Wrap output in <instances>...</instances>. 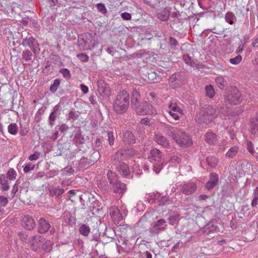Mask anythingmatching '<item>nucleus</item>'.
<instances>
[{"label": "nucleus", "mask_w": 258, "mask_h": 258, "mask_svg": "<svg viewBox=\"0 0 258 258\" xmlns=\"http://www.w3.org/2000/svg\"><path fill=\"white\" fill-rule=\"evenodd\" d=\"M154 141L159 145L164 148H168L169 146V142L166 137L161 134H156L154 137Z\"/></svg>", "instance_id": "obj_15"}, {"label": "nucleus", "mask_w": 258, "mask_h": 258, "mask_svg": "<svg viewBox=\"0 0 258 258\" xmlns=\"http://www.w3.org/2000/svg\"><path fill=\"white\" fill-rule=\"evenodd\" d=\"M197 189V185L193 181H189L184 184L181 187L182 192L185 195H189L192 194Z\"/></svg>", "instance_id": "obj_13"}, {"label": "nucleus", "mask_w": 258, "mask_h": 258, "mask_svg": "<svg viewBox=\"0 0 258 258\" xmlns=\"http://www.w3.org/2000/svg\"><path fill=\"white\" fill-rule=\"evenodd\" d=\"M144 258H152V254L148 251H146L144 253Z\"/></svg>", "instance_id": "obj_63"}, {"label": "nucleus", "mask_w": 258, "mask_h": 258, "mask_svg": "<svg viewBox=\"0 0 258 258\" xmlns=\"http://www.w3.org/2000/svg\"><path fill=\"white\" fill-rule=\"evenodd\" d=\"M157 17L159 20L162 21H165L168 19L169 16L165 12H164L163 13H158Z\"/></svg>", "instance_id": "obj_42"}, {"label": "nucleus", "mask_w": 258, "mask_h": 258, "mask_svg": "<svg viewBox=\"0 0 258 258\" xmlns=\"http://www.w3.org/2000/svg\"><path fill=\"white\" fill-rule=\"evenodd\" d=\"M82 37H83V39H85L83 44L84 49L90 50L97 45L98 42L95 40L94 36L91 34L85 35L84 36H82Z\"/></svg>", "instance_id": "obj_8"}, {"label": "nucleus", "mask_w": 258, "mask_h": 258, "mask_svg": "<svg viewBox=\"0 0 258 258\" xmlns=\"http://www.w3.org/2000/svg\"><path fill=\"white\" fill-rule=\"evenodd\" d=\"M215 81L218 86L220 89H223L226 86V81L222 76H218L216 78Z\"/></svg>", "instance_id": "obj_33"}, {"label": "nucleus", "mask_w": 258, "mask_h": 258, "mask_svg": "<svg viewBox=\"0 0 258 258\" xmlns=\"http://www.w3.org/2000/svg\"><path fill=\"white\" fill-rule=\"evenodd\" d=\"M18 128L17 124L15 123H10L8 126L9 133L12 135H16L18 133Z\"/></svg>", "instance_id": "obj_36"}, {"label": "nucleus", "mask_w": 258, "mask_h": 258, "mask_svg": "<svg viewBox=\"0 0 258 258\" xmlns=\"http://www.w3.org/2000/svg\"><path fill=\"white\" fill-rule=\"evenodd\" d=\"M243 48H244V44L239 45L236 50L237 53H240L242 52V51L243 50Z\"/></svg>", "instance_id": "obj_64"}, {"label": "nucleus", "mask_w": 258, "mask_h": 258, "mask_svg": "<svg viewBox=\"0 0 258 258\" xmlns=\"http://www.w3.org/2000/svg\"><path fill=\"white\" fill-rule=\"evenodd\" d=\"M129 94L124 90L120 91L113 104V109L117 113L125 112L129 105Z\"/></svg>", "instance_id": "obj_2"}, {"label": "nucleus", "mask_w": 258, "mask_h": 258, "mask_svg": "<svg viewBox=\"0 0 258 258\" xmlns=\"http://www.w3.org/2000/svg\"><path fill=\"white\" fill-rule=\"evenodd\" d=\"M172 138L175 142L181 147L187 148L192 145L191 137L181 129L172 132Z\"/></svg>", "instance_id": "obj_3"}, {"label": "nucleus", "mask_w": 258, "mask_h": 258, "mask_svg": "<svg viewBox=\"0 0 258 258\" xmlns=\"http://www.w3.org/2000/svg\"><path fill=\"white\" fill-rule=\"evenodd\" d=\"M207 161L211 167H215L218 163V159L214 156H209L207 157Z\"/></svg>", "instance_id": "obj_37"}, {"label": "nucleus", "mask_w": 258, "mask_h": 258, "mask_svg": "<svg viewBox=\"0 0 258 258\" xmlns=\"http://www.w3.org/2000/svg\"><path fill=\"white\" fill-rule=\"evenodd\" d=\"M132 169V171L138 175H140L142 174V170L139 168L138 164H135Z\"/></svg>", "instance_id": "obj_50"}, {"label": "nucleus", "mask_w": 258, "mask_h": 258, "mask_svg": "<svg viewBox=\"0 0 258 258\" xmlns=\"http://www.w3.org/2000/svg\"><path fill=\"white\" fill-rule=\"evenodd\" d=\"M98 10L102 14H106L107 12V9L103 4L99 3L97 5Z\"/></svg>", "instance_id": "obj_44"}, {"label": "nucleus", "mask_w": 258, "mask_h": 258, "mask_svg": "<svg viewBox=\"0 0 258 258\" xmlns=\"http://www.w3.org/2000/svg\"><path fill=\"white\" fill-rule=\"evenodd\" d=\"M107 175L109 182L111 184H112L118 181L117 175L115 173L111 171H108L107 173Z\"/></svg>", "instance_id": "obj_31"}, {"label": "nucleus", "mask_w": 258, "mask_h": 258, "mask_svg": "<svg viewBox=\"0 0 258 258\" xmlns=\"http://www.w3.org/2000/svg\"><path fill=\"white\" fill-rule=\"evenodd\" d=\"M107 135H108V142H109V144L110 146H112L114 144V138L113 137V132H108Z\"/></svg>", "instance_id": "obj_49"}, {"label": "nucleus", "mask_w": 258, "mask_h": 258, "mask_svg": "<svg viewBox=\"0 0 258 258\" xmlns=\"http://www.w3.org/2000/svg\"><path fill=\"white\" fill-rule=\"evenodd\" d=\"M81 90L84 94H86L88 92V88L84 84L81 85Z\"/></svg>", "instance_id": "obj_59"}, {"label": "nucleus", "mask_w": 258, "mask_h": 258, "mask_svg": "<svg viewBox=\"0 0 258 258\" xmlns=\"http://www.w3.org/2000/svg\"><path fill=\"white\" fill-rule=\"evenodd\" d=\"M169 200V197L168 196H163L161 199L159 201V205H164Z\"/></svg>", "instance_id": "obj_53"}, {"label": "nucleus", "mask_w": 258, "mask_h": 258, "mask_svg": "<svg viewBox=\"0 0 258 258\" xmlns=\"http://www.w3.org/2000/svg\"><path fill=\"white\" fill-rule=\"evenodd\" d=\"M183 59L186 64L190 66H193V61L191 59V58L188 55L184 54L183 55Z\"/></svg>", "instance_id": "obj_46"}, {"label": "nucleus", "mask_w": 258, "mask_h": 258, "mask_svg": "<svg viewBox=\"0 0 258 258\" xmlns=\"http://www.w3.org/2000/svg\"><path fill=\"white\" fill-rule=\"evenodd\" d=\"M56 118V115L54 112H51L49 116V119L51 121H54L55 120Z\"/></svg>", "instance_id": "obj_60"}, {"label": "nucleus", "mask_w": 258, "mask_h": 258, "mask_svg": "<svg viewBox=\"0 0 258 258\" xmlns=\"http://www.w3.org/2000/svg\"><path fill=\"white\" fill-rule=\"evenodd\" d=\"M239 148L237 146H235L230 148L226 153V156L228 158H232L237 154Z\"/></svg>", "instance_id": "obj_26"}, {"label": "nucleus", "mask_w": 258, "mask_h": 258, "mask_svg": "<svg viewBox=\"0 0 258 258\" xmlns=\"http://www.w3.org/2000/svg\"><path fill=\"white\" fill-rule=\"evenodd\" d=\"M71 181L70 180H63L61 182V184L63 186H66L70 185Z\"/></svg>", "instance_id": "obj_62"}, {"label": "nucleus", "mask_w": 258, "mask_h": 258, "mask_svg": "<svg viewBox=\"0 0 258 258\" xmlns=\"http://www.w3.org/2000/svg\"><path fill=\"white\" fill-rule=\"evenodd\" d=\"M136 112L139 115L150 114L156 115L157 114L156 109L152 105H149L146 102H143L139 106V107L136 109Z\"/></svg>", "instance_id": "obj_6"}, {"label": "nucleus", "mask_w": 258, "mask_h": 258, "mask_svg": "<svg viewBox=\"0 0 258 258\" xmlns=\"http://www.w3.org/2000/svg\"><path fill=\"white\" fill-rule=\"evenodd\" d=\"M205 140L209 144H214L218 141L217 135L212 132L206 134Z\"/></svg>", "instance_id": "obj_22"}, {"label": "nucleus", "mask_w": 258, "mask_h": 258, "mask_svg": "<svg viewBox=\"0 0 258 258\" xmlns=\"http://www.w3.org/2000/svg\"><path fill=\"white\" fill-rule=\"evenodd\" d=\"M123 141L126 144H132L135 143L134 135L130 132H126L123 135Z\"/></svg>", "instance_id": "obj_23"}, {"label": "nucleus", "mask_w": 258, "mask_h": 258, "mask_svg": "<svg viewBox=\"0 0 258 258\" xmlns=\"http://www.w3.org/2000/svg\"><path fill=\"white\" fill-rule=\"evenodd\" d=\"M98 92L100 95L103 96H109L111 95L110 87L102 80L97 82Z\"/></svg>", "instance_id": "obj_7"}, {"label": "nucleus", "mask_w": 258, "mask_h": 258, "mask_svg": "<svg viewBox=\"0 0 258 258\" xmlns=\"http://www.w3.org/2000/svg\"><path fill=\"white\" fill-rule=\"evenodd\" d=\"M79 232L82 235L87 236L90 232V228L87 225L83 224L79 228Z\"/></svg>", "instance_id": "obj_32"}, {"label": "nucleus", "mask_w": 258, "mask_h": 258, "mask_svg": "<svg viewBox=\"0 0 258 258\" xmlns=\"http://www.w3.org/2000/svg\"><path fill=\"white\" fill-rule=\"evenodd\" d=\"M140 122L143 124L149 125L150 124V119L148 117H146L141 119Z\"/></svg>", "instance_id": "obj_57"}, {"label": "nucleus", "mask_w": 258, "mask_h": 258, "mask_svg": "<svg viewBox=\"0 0 258 258\" xmlns=\"http://www.w3.org/2000/svg\"><path fill=\"white\" fill-rule=\"evenodd\" d=\"M7 178L5 174H0V184L2 185V189L5 191L9 190L10 188Z\"/></svg>", "instance_id": "obj_25"}, {"label": "nucleus", "mask_w": 258, "mask_h": 258, "mask_svg": "<svg viewBox=\"0 0 258 258\" xmlns=\"http://www.w3.org/2000/svg\"><path fill=\"white\" fill-rule=\"evenodd\" d=\"M48 189L50 195L57 197L61 195L64 192L63 189L58 186L50 187Z\"/></svg>", "instance_id": "obj_24"}, {"label": "nucleus", "mask_w": 258, "mask_h": 258, "mask_svg": "<svg viewBox=\"0 0 258 258\" xmlns=\"http://www.w3.org/2000/svg\"><path fill=\"white\" fill-rule=\"evenodd\" d=\"M32 37H30L29 38L24 39L22 41V44L24 46H28L32 49Z\"/></svg>", "instance_id": "obj_40"}, {"label": "nucleus", "mask_w": 258, "mask_h": 258, "mask_svg": "<svg viewBox=\"0 0 258 258\" xmlns=\"http://www.w3.org/2000/svg\"><path fill=\"white\" fill-rule=\"evenodd\" d=\"M31 170H32V166L30 163L25 165L23 169V171L25 173H28Z\"/></svg>", "instance_id": "obj_56"}, {"label": "nucleus", "mask_w": 258, "mask_h": 258, "mask_svg": "<svg viewBox=\"0 0 258 258\" xmlns=\"http://www.w3.org/2000/svg\"><path fill=\"white\" fill-rule=\"evenodd\" d=\"M162 153L156 148L152 149L149 154L148 159L153 164V170L159 173L163 168L164 159Z\"/></svg>", "instance_id": "obj_4"}, {"label": "nucleus", "mask_w": 258, "mask_h": 258, "mask_svg": "<svg viewBox=\"0 0 258 258\" xmlns=\"http://www.w3.org/2000/svg\"><path fill=\"white\" fill-rule=\"evenodd\" d=\"M166 222L162 219L158 220L152 225V228L155 231H164L166 229Z\"/></svg>", "instance_id": "obj_21"}, {"label": "nucleus", "mask_w": 258, "mask_h": 258, "mask_svg": "<svg viewBox=\"0 0 258 258\" xmlns=\"http://www.w3.org/2000/svg\"><path fill=\"white\" fill-rule=\"evenodd\" d=\"M60 73H61L63 77L66 79H69L70 78V74L69 71L67 69H62L60 70Z\"/></svg>", "instance_id": "obj_48"}, {"label": "nucleus", "mask_w": 258, "mask_h": 258, "mask_svg": "<svg viewBox=\"0 0 258 258\" xmlns=\"http://www.w3.org/2000/svg\"><path fill=\"white\" fill-rule=\"evenodd\" d=\"M118 170L120 173L126 177H133L132 172L128 165L124 163H121L118 167Z\"/></svg>", "instance_id": "obj_18"}, {"label": "nucleus", "mask_w": 258, "mask_h": 258, "mask_svg": "<svg viewBox=\"0 0 258 258\" xmlns=\"http://www.w3.org/2000/svg\"><path fill=\"white\" fill-rule=\"evenodd\" d=\"M32 55V53L30 50H26L23 51L22 54V57L24 60L26 62L24 63V65L25 66L27 65L30 66V63L27 62L31 60Z\"/></svg>", "instance_id": "obj_28"}, {"label": "nucleus", "mask_w": 258, "mask_h": 258, "mask_svg": "<svg viewBox=\"0 0 258 258\" xmlns=\"http://www.w3.org/2000/svg\"><path fill=\"white\" fill-rule=\"evenodd\" d=\"M8 203V200L4 196H0V205L5 206Z\"/></svg>", "instance_id": "obj_51"}, {"label": "nucleus", "mask_w": 258, "mask_h": 258, "mask_svg": "<svg viewBox=\"0 0 258 258\" xmlns=\"http://www.w3.org/2000/svg\"><path fill=\"white\" fill-rule=\"evenodd\" d=\"M169 44L171 46H175L177 44V42L175 38L170 37L169 38Z\"/></svg>", "instance_id": "obj_58"}, {"label": "nucleus", "mask_w": 258, "mask_h": 258, "mask_svg": "<svg viewBox=\"0 0 258 258\" xmlns=\"http://www.w3.org/2000/svg\"><path fill=\"white\" fill-rule=\"evenodd\" d=\"M254 197L251 202V206L254 207L258 205V195H253Z\"/></svg>", "instance_id": "obj_54"}, {"label": "nucleus", "mask_w": 258, "mask_h": 258, "mask_svg": "<svg viewBox=\"0 0 258 258\" xmlns=\"http://www.w3.org/2000/svg\"><path fill=\"white\" fill-rule=\"evenodd\" d=\"M219 180L218 175L215 173H212L210 175V180L206 184V187L208 189H211L217 185Z\"/></svg>", "instance_id": "obj_20"}, {"label": "nucleus", "mask_w": 258, "mask_h": 258, "mask_svg": "<svg viewBox=\"0 0 258 258\" xmlns=\"http://www.w3.org/2000/svg\"><path fill=\"white\" fill-rule=\"evenodd\" d=\"M68 128H69L68 126L66 124L63 123L60 125V126L59 127V130L61 132H62L67 131Z\"/></svg>", "instance_id": "obj_61"}, {"label": "nucleus", "mask_w": 258, "mask_h": 258, "mask_svg": "<svg viewBox=\"0 0 258 258\" xmlns=\"http://www.w3.org/2000/svg\"><path fill=\"white\" fill-rule=\"evenodd\" d=\"M249 127L251 134H258V111L249 119Z\"/></svg>", "instance_id": "obj_12"}, {"label": "nucleus", "mask_w": 258, "mask_h": 258, "mask_svg": "<svg viewBox=\"0 0 258 258\" xmlns=\"http://www.w3.org/2000/svg\"><path fill=\"white\" fill-rule=\"evenodd\" d=\"M60 85V80L58 79H56L53 81L52 84L50 87V91L52 93H54Z\"/></svg>", "instance_id": "obj_34"}, {"label": "nucleus", "mask_w": 258, "mask_h": 258, "mask_svg": "<svg viewBox=\"0 0 258 258\" xmlns=\"http://www.w3.org/2000/svg\"><path fill=\"white\" fill-rule=\"evenodd\" d=\"M179 220L178 216H173L169 218V223L172 225H175L177 224Z\"/></svg>", "instance_id": "obj_45"}, {"label": "nucleus", "mask_w": 258, "mask_h": 258, "mask_svg": "<svg viewBox=\"0 0 258 258\" xmlns=\"http://www.w3.org/2000/svg\"><path fill=\"white\" fill-rule=\"evenodd\" d=\"M155 211H150L146 213L141 219L142 222L148 221L149 222H152L154 219V216ZM156 218V217H155Z\"/></svg>", "instance_id": "obj_27"}, {"label": "nucleus", "mask_w": 258, "mask_h": 258, "mask_svg": "<svg viewBox=\"0 0 258 258\" xmlns=\"http://www.w3.org/2000/svg\"><path fill=\"white\" fill-rule=\"evenodd\" d=\"M226 100L230 104H238L242 100L240 91L236 88H233L225 97Z\"/></svg>", "instance_id": "obj_5"}, {"label": "nucleus", "mask_w": 258, "mask_h": 258, "mask_svg": "<svg viewBox=\"0 0 258 258\" xmlns=\"http://www.w3.org/2000/svg\"><path fill=\"white\" fill-rule=\"evenodd\" d=\"M140 94L136 90L132 91L131 97V106L136 111L137 108L141 104L140 103Z\"/></svg>", "instance_id": "obj_14"}, {"label": "nucleus", "mask_w": 258, "mask_h": 258, "mask_svg": "<svg viewBox=\"0 0 258 258\" xmlns=\"http://www.w3.org/2000/svg\"><path fill=\"white\" fill-rule=\"evenodd\" d=\"M50 225L48 222L43 218H41L38 221V231L41 233L47 232L50 228Z\"/></svg>", "instance_id": "obj_17"}, {"label": "nucleus", "mask_w": 258, "mask_h": 258, "mask_svg": "<svg viewBox=\"0 0 258 258\" xmlns=\"http://www.w3.org/2000/svg\"><path fill=\"white\" fill-rule=\"evenodd\" d=\"M246 149L247 151L252 155H254L255 153H257L258 154V152H255L254 149V145L253 143L250 141H246Z\"/></svg>", "instance_id": "obj_38"}, {"label": "nucleus", "mask_w": 258, "mask_h": 258, "mask_svg": "<svg viewBox=\"0 0 258 258\" xmlns=\"http://www.w3.org/2000/svg\"><path fill=\"white\" fill-rule=\"evenodd\" d=\"M77 57L82 62H87L89 60V56L85 53H79L77 54Z\"/></svg>", "instance_id": "obj_43"}, {"label": "nucleus", "mask_w": 258, "mask_h": 258, "mask_svg": "<svg viewBox=\"0 0 258 258\" xmlns=\"http://www.w3.org/2000/svg\"><path fill=\"white\" fill-rule=\"evenodd\" d=\"M111 190L115 194L122 195L126 190V185L117 181L112 184Z\"/></svg>", "instance_id": "obj_11"}, {"label": "nucleus", "mask_w": 258, "mask_h": 258, "mask_svg": "<svg viewBox=\"0 0 258 258\" xmlns=\"http://www.w3.org/2000/svg\"><path fill=\"white\" fill-rule=\"evenodd\" d=\"M78 117V114H77L75 111H71L69 112L68 115V119H73V120H76Z\"/></svg>", "instance_id": "obj_47"}, {"label": "nucleus", "mask_w": 258, "mask_h": 258, "mask_svg": "<svg viewBox=\"0 0 258 258\" xmlns=\"http://www.w3.org/2000/svg\"><path fill=\"white\" fill-rule=\"evenodd\" d=\"M17 175L16 172L13 169H10L7 172V177L10 180H13L16 178Z\"/></svg>", "instance_id": "obj_41"}, {"label": "nucleus", "mask_w": 258, "mask_h": 258, "mask_svg": "<svg viewBox=\"0 0 258 258\" xmlns=\"http://www.w3.org/2000/svg\"><path fill=\"white\" fill-rule=\"evenodd\" d=\"M133 149L120 150L116 152L114 156V160H122L128 156H132V153H134Z\"/></svg>", "instance_id": "obj_16"}, {"label": "nucleus", "mask_w": 258, "mask_h": 258, "mask_svg": "<svg viewBox=\"0 0 258 258\" xmlns=\"http://www.w3.org/2000/svg\"><path fill=\"white\" fill-rule=\"evenodd\" d=\"M21 224L26 229H32V218L29 215H25L21 220Z\"/></svg>", "instance_id": "obj_19"}, {"label": "nucleus", "mask_w": 258, "mask_h": 258, "mask_svg": "<svg viewBox=\"0 0 258 258\" xmlns=\"http://www.w3.org/2000/svg\"><path fill=\"white\" fill-rule=\"evenodd\" d=\"M226 21L230 24H232L234 21L236 20V17L233 13L231 12H228L225 17Z\"/></svg>", "instance_id": "obj_35"}, {"label": "nucleus", "mask_w": 258, "mask_h": 258, "mask_svg": "<svg viewBox=\"0 0 258 258\" xmlns=\"http://www.w3.org/2000/svg\"><path fill=\"white\" fill-rule=\"evenodd\" d=\"M228 132L231 139L233 140L236 138L235 133L233 129L229 128L228 131Z\"/></svg>", "instance_id": "obj_55"}, {"label": "nucleus", "mask_w": 258, "mask_h": 258, "mask_svg": "<svg viewBox=\"0 0 258 258\" xmlns=\"http://www.w3.org/2000/svg\"><path fill=\"white\" fill-rule=\"evenodd\" d=\"M45 239L42 238V241H40V243L39 244V246L42 245L41 247L43 250L47 252H49L51 250L52 243L50 241H46L45 243H43Z\"/></svg>", "instance_id": "obj_29"}, {"label": "nucleus", "mask_w": 258, "mask_h": 258, "mask_svg": "<svg viewBox=\"0 0 258 258\" xmlns=\"http://www.w3.org/2000/svg\"><path fill=\"white\" fill-rule=\"evenodd\" d=\"M242 59V57L240 55H238L234 58H230L229 60V62L234 65L238 64L240 63Z\"/></svg>", "instance_id": "obj_39"}, {"label": "nucleus", "mask_w": 258, "mask_h": 258, "mask_svg": "<svg viewBox=\"0 0 258 258\" xmlns=\"http://www.w3.org/2000/svg\"><path fill=\"white\" fill-rule=\"evenodd\" d=\"M228 111L227 112H224L222 110H217L210 106L203 107L197 113L195 119L199 123L207 124L210 123L218 115H220L221 116L222 114L223 116H226L228 115Z\"/></svg>", "instance_id": "obj_1"}, {"label": "nucleus", "mask_w": 258, "mask_h": 258, "mask_svg": "<svg viewBox=\"0 0 258 258\" xmlns=\"http://www.w3.org/2000/svg\"><path fill=\"white\" fill-rule=\"evenodd\" d=\"M168 113L175 120L179 119L178 114H183V111L175 103H171L169 105Z\"/></svg>", "instance_id": "obj_10"}, {"label": "nucleus", "mask_w": 258, "mask_h": 258, "mask_svg": "<svg viewBox=\"0 0 258 258\" xmlns=\"http://www.w3.org/2000/svg\"><path fill=\"white\" fill-rule=\"evenodd\" d=\"M121 18L124 20H130L131 19V15L130 13L124 12L121 14Z\"/></svg>", "instance_id": "obj_52"}, {"label": "nucleus", "mask_w": 258, "mask_h": 258, "mask_svg": "<svg viewBox=\"0 0 258 258\" xmlns=\"http://www.w3.org/2000/svg\"><path fill=\"white\" fill-rule=\"evenodd\" d=\"M109 215L111 216L113 222L118 224L122 220L123 216L120 213L118 208L114 206H111L109 208Z\"/></svg>", "instance_id": "obj_9"}, {"label": "nucleus", "mask_w": 258, "mask_h": 258, "mask_svg": "<svg viewBox=\"0 0 258 258\" xmlns=\"http://www.w3.org/2000/svg\"><path fill=\"white\" fill-rule=\"evenodd\" d=\"M206 96L210 98H213L215 95V91L214 87L212 85L207 86L205 88Z\"/></svg>", "instance_id": "obj_30"}]
</instances>
